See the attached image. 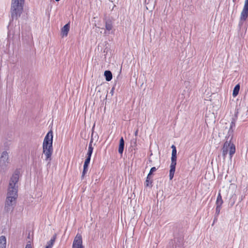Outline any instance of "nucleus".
Instances as JSON below:
<instances>
[{"label": "nucleus", "mask_w": 248, "mask_h": 248, "mask_svg": "<svg viewBox=\"0 0 248 248\" xmlns=\"http://www.w3.org/2000/svg\"><path fill=\"white\" fill-rule=\"evenodd\" d=\"M20 171L16 170L10 178L4 207L6 213L12 212L16 204L18 197L17 182L19 181Z\"/></svg>", "instance_id": "obj_1"}, {"label": "nucleus", "mask_w": 248, "mask_h": 248, "mask_svg": "<svg viewBox=\"0 0 248 248\" xmlns=\"http://www.w3.org/2000/svg\"><path fill=\"white\" fill-rule=\"evenodd\" d=\"M53 133L49 131L45 136L43 143V152L45 156V160L50 163L51 155L53 153Z\"/></svg>", "instance_id": "obj_2"}, {"label": "nucleus", "mask_w": 248, "mask_h": 248, "mask_svg": "<svg viewBox=\"0 0 248 248\" xmlns=\"http://www.w3.org/2000/svg\"><path fill=\"white\" fill-rule=\"evenodd\" d=\"M25 0H12L11 7V21L17 20L23 11Z\"/></svg>", "instance_id": "obj_3"}, {"label": "nucleus", "mask_w": 248, "mask_h": 248, "mask_svg": "<svg viewBox=\"0 0 248 248\" xmlns=\"http://www.w3.org/2000/svg\"><path fill=\"white\" fill-rule=\"evenodd\" d=\"M222 156L223 159H225L226 155L229 152L230 158L232 159L233 155L235 152V146L234 144L231 143V141L226 140L224 143L223 148H222Z\"/></svg>", "instance_id": "obj_4"}, {"label": "nucleus", "mask_w": 248, "mask_h": 248, "mask_svg": "<svg viewBox=\"0 0 248 248\" xmlns=\"http://www.w3.org/2000/svg\"><path fill=\"white\" fill-rule=\"evenodd\" d=\"M237 113L238 112L235 113L234 114V117L232 118L227 136H226V140H228L231 142L233 139V131L235 127L236 121L237 118Z\"/></svg>", "instance_id": "obj_5"}, {"label": "nucleus", "mask_w": 248, "mask_h": 248, "mask_svg": "<svg viewBox=\"0 0 248 248\" xmlns=\"http://www.w3.org/2000/svg\"><path fill=\"white\" fill-rule=\"evenodd\" d=\"M9 154L6 151H4L1 153L0 157V167L4 168L7 167L9 163Z\"/></svg>", "instance_id": "obj_6"}, {"label": "nucleus", "mask_w": 248, "mask_h": 248, "mask_svg": "<svg viewBox=\"0 0 248 248\" xmlns=\"http://www.w3.org/2000/svg\"><path fill=\"white\" fill-rule=\"evenodd\" d=\"M72 248H84L82 245V236L78 233L74 240Z\"/></svg>", "instance_id": "obj_7"}, {"label": "nucleus", "mask_w": 248, "mask_h": 248, "mask_svg": "<svg viewBox=\"0 0 248 248\" xmlns=\"http://www.w3.org/2000/svg\"><path fill=\"white\" fill-rule=\"evenodd\" d=\"M248 16V0H245L244 6L240 16L241 20L245 21Z\"/></svg>", "instance_id": "obj_8"}, {"label": "nucleus", "mask_w": 248, "mask_h": 248, "mask_svg": "<svg viewBox=\"0 0 248 248\" xmlns=\"http://www.w3.org/2000/svg\"><path fill=\"white\" fill-rule=\"evenodd\" d=\"M70 29V24L69 23H67L65 24L62 29L61 33L62 36H67L68 31Z\"/></svg>", "instance_id": "obj_9"}, {"label": "nucleus", "mask_w": 248, "mask_h": 248, "mask_svg": "<svg viewBox=\"0 0 248 248\" xmlns=\"http://www.w3.org/2000/svg\"><path fill=\"white\" fill-rule=\"evenodd\" d=\"M177 151L176 149L172 150L171 164L176 165Z\"/></svg>", "instance_id": "obj_10"}, {"label": "nucleus", "mask_w": 248, "mask_h": 248, "mask_svg": "<svg viewBox=\"0 0 248 248\" xmlns=\"http://www.w3.org/2000/svg\"><path fill=\"white\" fill-rule=\"evenodd\" d=\"M124 147V141L123 137L120 139L119 145L118 152L119 154L122 155Z\"/></svg>", "instance_id": "obj_11"}, {"label": "nucleus", "mask_w": 248, "mask_h": 248, "mask_svg": "<svg viewBox=\"0 0 248 248\" xmlns=\"http://www.w3.org/2000/svg\"><path fill=\"white\" fill-rule=\"evenodd\" d=\"M175 167H176V165L170 164V174H169V177H170V180H171L174 176V172L175 171Z\"/></svg>", "instance_id": "obj_12"}, {"label": "nucleus", "mask_w": 248, "mask_h": 248, "mask_svg": "<svg viewBox=\"0 0 248 248\" xmlns=\"http://www.w3.org/2000/svg\"><path fill=\"white\" fill-rule=\"evenodd\" d=\"M104 76L107 81H110L112 78V74L109 70H106L104 72Z\"/></svg>", "instance_id": "obj_13"}, {"label": "nucleus", "mask_w": 248, "mask_h": 248, "mask_svg": "<svg viewBox=\"0 0 248 248\" xmlns=\"http://www.w3.org/2000/svg\"><path fill=\"white\" fill-rule=\"evenodd\" d=\"M6 239L5 236L2 235L0 237V248H5Z\"/></svg>", "instance_id": "obj_14"}, {"label": "nucleus", "mask_w": 248, "mask_h": 248, "mask_svg": "<svg viewBox=\"0 0 248 248\" xmlns=\"http://www.w3.org/2000/svg\"><path fill=\"white\" fill-rule=\"evenodd\" d=\"M130 143L131 147H132L134 150L137 149V138L135 137L132 138L130 140Z\"/></svg>", "instance_id": "obj_15"}, {"label": "nucleus", "mask_w": 248, "mask_h": 248, "mask_svg": "<svg viewBox=\"0 0 248 248\" xmlns=\"http://www.w3.org/2000/svg\"><path fill=\"white\" fill-rule=\"evenodd\" d=\"M113 27L112 22L110 20H107L105 22V28L106 30L110 31L112 30Z\"/></svg>", "instance_id": "obj_16"}, {"label": "nucleus", "mask_w": 248, "mask_h": 248, "mask_svg": "<svg viewBox=\"0 0 248 248\" xmlns=\"http://www.w3.org/2000/svg\"><path fill=\"white\" fill-rule=\"evenodd\" d=\"M93 142V139H92L90 140V143L89 145L87 155L92 156V153L93 152V145H92Z\"/></svg>", "instance_id": "obj_17"}, {"label": "nucleus", "mask_w": 248, "mask_h": 248, "mask_svg": "<svg viewBox=\"0 0 248 248\" xmlns=\"http://www.w3.org/2000/svg\"><path fill=\"white\" fill-rule=\"evenodd\" d=\"M56 239V235L53 236L52 238H51L50 240L47 242V245L45 247V248H52V246L55 241Z\"/></svg>", "instance_id": "obj_18"}, {"label": "nucleus", "mask_w": 248, "mask_h": 248, "mask_svg": "<svg viewBox=\"0 0 248 248\" xmlns=\"http://www.w3.org/2000/svg\"><path fill=\"white\" fill-rule=\"evenodd\" d=\"M239 90L240 85L239 84H237L236 85H235L233 90L232 95L234 97L236 96L238 94Z\"/></svg>", "instance_id": "obj_19"}, {"label": "nucleus", "mask_w": 248, "mask_h": 248, "mask_svg": "<svg viewBox=\"0 0 248 248\" xmlns=\"http://www.w3.org/2000/svg\"><path fill=\"white\" fill-rule=\"evenodd\" d=\"M223 203V200L220 193H218L217 197L216 204L217 205H221Z\"/></svg>", "instance_id": "obj_20"}, {"label": "nucleus", "mask_w": 248, "mask_h": 248, "mask_svg": "<svg viewBox=\"0 0 248 248\" xmlns=\"http://www.w3.org/2000/svg\"><path fill=\"white\" fill-rule=\"evenodd\" d=\"M221 205H217L215 213L216 217H215L214 221H215V220H217V217L218 216V215L220 213V210L221 208Z\"/></svg>", "instance_id": "obj_21"}, {"label": "nucleus", "mask_w": 248, "mask_h": 248, "mask_svg": "<svg viewBox=\"0 0 248 248\" xmlns=\"http://www.w3.org/2000/svg\"><path fill=\"white\" fill-rule=\"evenodd\" d=\"M152 181L150 180V175L148 174L147 177L146 178V181H145V186H149L150 185L152 184Z\"/></svg>", "instance_id": "obj_22"}, {"label": "nucleus", "mask_w": 248, "mask_h": 248, "mask_svg": "<svg viewBox=\"0 0 248 248\" xmlns=\"http://www.w3.org/2000/svg\"><path fill=\"white\" fill-rule=\"evenodd\" d=\"M91 156L87 155V156L85 159V161L84 162V166H88V165L90 163V160H91Z\"/></svg>", "instance_id": "obj_23"}, {"label": "nucleus", "mask_w": 248, "mask_h": 248, "mask_svg": "<svg viewBox=\"0 0 248 248\" xmlns=\"http://www.w3.org/2000/svg\"><path fill=\"white\" fill-rule=\"evenodd\" d=\"M156 170V169L155 167H152L151 169V170H150V172L148 173V175H151L153 173V172H154V171H155Z\"/></svg>", "instance_id": "obj_24"}, {"label": "nucleus", "mask_w": 248, "mask_h": 248, "mask_svg": "<svg viewBox=\"0 0 248 248\" xmlns=\"http://www.w3.org/2000/svg\"><path fill=\"white\" fill-rule=\"evenodd\" d=\"M88 166H83V170L87 172L88 171Z\"/></svg>", "instance_id": "obj_25"}, {"label": "nucleus", "mask_w": 248, "mask_h": 248, "mask_svg": "<svg viewBox=\"0 0 248 248\" xmlns=\"http://www.w3.org/2000/svg\"><path fill=\"white\" fill-rule=\"evenodd\" d=\"M138 132H139V129H138V128H137L134 133L135 137L137 138L138 134Z\"/></svg>", "instance_id": "obj_26"}, {"label": "nucleus", "mask_w": 248, "mask_h": 248, "mask_svg": "<svg viewBox=\"0 0 248 248\" xmlns=\"http://www.w3.org/2000/svg\"><path fill=\"white\" fill-rule=\"evenodd\" d=\"M25 248H32V247L31 244H28L26 245Z\"/></svg>", "instance_id": "obj_27"}, {"label": "nucleus", "mask_w": 248, "mask_h": 248, "mask_svg": "<svg viewBox=\"0 0 248 248\" xmlns=\"http://www.w3.org/2000/svg\"><path fill=\"white\" fill-rule=\"evenodd\" d=\"M86 173V172L83 170L82 175H81V178H83V177Z\"/></svg>", "instance_id": "obj_28"}, {"label": "nucleus", "mask_w": 248, "mask_h": 248, "mask_svg": "<svg viewBox=\"0 0 248 248\" xmlns=\"http://www.w3.org/2000/svg\"><path fill=\"white\" fill-rule=\"evenodd\" d=\"M114 87H113V88L111 89V91H110V93L111 94V95H112V94H113V92H114Z\"/></svg>", "instance_id": "obj_29"}, {"label": "nucleus", "mask_w": 248, "mask_h": 248, "mask_svg": "<svg viewBox=\"0 0 248 248\" xmlns=\"http://www.w3.org/2000/svg\"><path fill=\"white\" fill-rule=\"evenodd\" d=\"M171 148H172V150H173V149H176V147L174 145H172L171 146Z\"/></svg>", "instance_id": "obj_30"}, {"label": "nucleus", "mask_w": 248, "mask_h": 248, "mask_svg": "<svg viewBox=\"0 0 248 248\" xmlns=\"http://www.w3.org/2000/svg\"><path fill=\"white\" fill-rule=\"evenodd\" d=\"M56 1H60V0H55Z\"/></svg>", "instance_id": "obj_31"}]
</instances>
